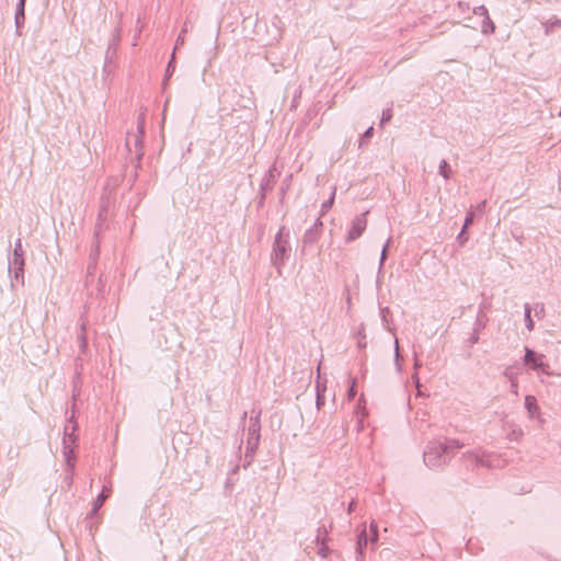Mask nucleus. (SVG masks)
Returning a JSON list of instances; mask_svg holds the SVG:
<instances>
[{"label":"nucleus","instance_id":"4","mask_svg":"<svg viewBox=\"0 0 561 561\" xmlns=\"http://www.w3.org/2000/svg\"><path fill=\"white\" fill-rule=\"evenodd\" d=\"M525 404H526V408L528 409V411L531 413H534V411L538 409L537 403H536V398L533 396L526 397Z\"/></svg>","mask_w":561,"mask_h":561},{"label":"nucleus","instance_id":"3","mask_svg":"<svg viewBox=\"0 0 561 561\" xmlns=\"http://www.w3.org/2000/svg\"><path fill=\"white\" fill-rule=\"evenodd\" d=\"M525 362H526V364H529L533 368H538L542 365L541 357H538L530 350L526 351Z\"/></svg>","mask_w":561,"mask_h":561},{"label":"nucleus","instance_id":"7","mask_svg":"<svg viewBox=\"0 0 561 561\" xmlns=\"http://www.w3.org/2000/svg\"><path fill=\"white\" fill-rule=\"evenodd\" d=\"M526 316H527V318H528V320H529V325H528V328H529V330H531V328H533V321H531V319H530V312H529V310H527Z\"/></svg>","mask_w":561,"mask_h":561},{"label":"nucleus","instance_id":"11","mask_svg":"<svg viewBox=\"0 0 561 561\" xmlns=\"http://www.w3.org/2000/svg\"><path fill=\"white\" fill-rule=\"evenodd\" d=\"M560 116H561V112H560Z\"/></svg>","mask_w":561,"mask_h":561},{"label":"nucleus","instance_id":"8","mask_svg":"<svg viewBox=\"0 0 561 561\" xmlns=\"http://www.w3.org/2000/svg\"><path fill=\"white\" fill-rule=\"evenodd\" d=\"M24 1H25V0H21V14H22V15H23V10H24V9H23V8H24Z\"/></svg>","mask_w":561,"mask_h":561},{"label":"nucleus","instance_id":"1","mask_svg":"<svg viewBox=\"0 0 561 561\" xmlns=\"http://www.w3.org/2000/svg\"><path fill=\"white\" fill-rule=\"evenodd\" d=\"M443 448L437 447L434 450L426 451L424 454V461L428 467H436L439 465V459L442 457Z\"/></svg>","mask_w":561,"mask_h":561},{"label":"nucleus","instance_id":"6","mask_svg":"<svg viewBox=\"0 0 561 561\" xmlns=\"http://www.w3.org/2000/svg\"><path fill=\"white\" fill-rule=\"evenodd\" d=\"M333 201H334V192L332 193L330 201L327 202V204H324L323 207H325V208L331 207V205L333 204Z\"/></svg>","mask_w":561,"mask_h":561},{"label":"nucleus","instance_id":"9","mask_svg":"<svg viewBox=\"0 0 561 561\" xmlns=\"http://www.w3.org/2000/svg\"><path fill=\"white\" fill-rule=\"evenodd\" d=\"M105 499V495H102L100 499H99V502L102 503Z\"/></svg>","mask_w":561,"mask_h":561},{"label":"nucleus","instance_id":"5","mask_svg":"<svg viewBox=\"0 0 561 561\" xmlns=\"http://www.w3.org/2000/svg\"><path fill=\"white\" fill-rule=\"evenodd\" d=\"M472 220H473V214H469V215L467 216L466 220H465V226H463V228L466 229L469 225H471Z\"/></svg>","mask_w":561,"mask_h":561},{"label":"nucleus","instance_id":"10","mask_svg":"<svg viewBox=\"0 0 561 561\" xmlns=\"http://www.w3.org/2000/svg\"><path fill=\"white\" fill-rule=\"evenodd\" d=\"M386 255V249L382 251V259L385 257Z\"/></svg>","mask_w":561,"mask_h":561},{"label":"nucleus","instance_id":"2","mask_svg":"<svg viewBox=\"0 0 561 561\" xmlns=\"http://www.w3.org/2000/svg\"><path fill=\"white\" fill-rule=\"evenodd\" d=\"M365 227H366V219L365 218L357 219L354 224L353 229L350 232V238L351 239L358 238L362 234Z\"/></svg>","mask_w":561,"mask_h":561}]
</instances>
